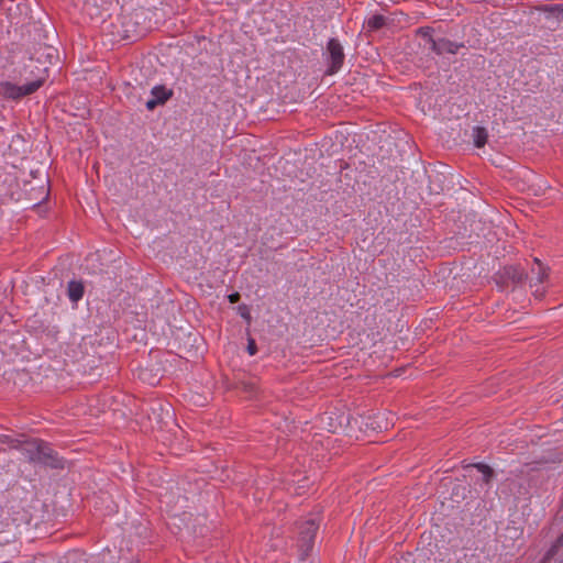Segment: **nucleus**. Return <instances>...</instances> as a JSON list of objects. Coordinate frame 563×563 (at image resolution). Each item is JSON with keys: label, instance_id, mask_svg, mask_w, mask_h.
I'll use <instances>...</instances> for the list:
<instances>
[{"label": "nucleus", "instance_id": "obj_17", "mask_svg": "<svg viewBox=\"0 0 563 563\" xmlns=\"http://www.w3.org/2000/svg\"><path fill=\"white\" fill-rule=\"evenodd\" d=\"M560 563H563V559L560 561Z\"/></svg>", "mask_w": 563, "mask_h": 563}, {"label": "nucleus", "instance_id": "obj_10", "mask_svg": "<svg viewBox=\"0 0 563 563\" xmlns=\"http://www.w3.org/2000/svg\"><path fill=\"white\" fill-rule=\"evenodd\" d=\"M467 467H475L482 474V481L486 485H488L494 477L493 468L484 463H476Z\"/></svg>", "mask_w": 563, "mask_h": 563}, {"label": "nucleus", "instance_id": "obj_11", "mask_svg": "<svg viewBox=\"0 0 563 563\" xmlns=\"http://www.w3.org/2000/svg\"><path fill=\"white\" fill-rule=\"evenodd\" d=\"M386 23V18L382 14H374L366 20V26L368 31H377L382 29Z\"/></svg>", "mask_w": 563, "mask_h": 563}, {"label": "nucleus", "instance_id": "obj_9", "mask_svg": "<svg viewBox=\"0 0 563 563\" xmlns=\"http://www.w3.org/2000/svg\"><path fill=\"white\" fill-rule=\"evenodd\" d=\"M474 145L478 148L484 147L487 143L488 132L483 126H474L472 131Z\"/></svg>", "mask_w": 563, "mask_h": 563}, {"label": "nucleus", "instance_id": "obj_5", "mask_svg": "<svg viewBox=\"0 0 563 563\" xmlns=\"http://www.w3.org/2000/svg\"><path fill=\"white\" fill-rule=\"evenodd\" d=\"M328 60L330 64L329 74L336 73L343 65L344 53L343 47L336 38H331L327 45Z\"/></svg>", "mask_w": 563, "mask_h": 563}, {"label": "nucleus", "instance_id": "obj_14", "mask_svg": "<svg viewBox=\"0 0 563 563\" xmlns=\"http://www.w3.org/2000/svg\"><path fill=\"white\" fill-rule=\"evenodd\" d=\"M544 11H547V12H556V11L560 12V11H562V9L560 8L559 4H555V5H550V7L547 5L544 8Z\"/></svg>", "mask_w": 563, "mask_h": 563}, {"label": "nucleus", "instance_id": "obj_8", "mask_svg": "<svg viewBox=\"0 0 563 563\" xmlns=\"http://www.w3.org/2000/svg\"><path fill=\"white\" fill-rule=\"evenodd\" d=\"M68 298L73 302H78L84 296V285L81 282L70 280L67 286Z\"/></svg>", "mask_w": 563, "mask_h": 563}, {"label": "nucleus", "instance_id": "obj_7", "mask_svg": "<svg viewBox=\"0 0 563 563\" xmlns=\"http://www.w3.org/2000/svg\"><path fill=\"white\" fill-rule=\"evenodd\" d=\"M526 273L519 266H505L499 273L498 278L503 282H511L515 285L521 284L526 279Z\"/></svg>", "mask_w": 563, "mask_h": 563}, {"label": "nucleus", "instance_id": "obj_2", "mask_svg": "<svg viewBox=\"0 0 563 563\" xmlns=\"http://www.w3.org/2000/svg\"><path fill=\"white\" fill-rule=\"evenodd\" d=\"M18 448L29 462L55 466L54 451L48 443L38 439H31L20 442Z\"/></svg>", "mask_w": 563, "mask_h": 563}, {"label": "nucleus", "instance_id": "obj_12", "mask_svg": "<svg viewBox=\"0 0 563 563\" xmlns=\"http://www.w3.org/2000/svg\"><path fill=\"white\" fill-rule=\"evenodd\" d=\"M247 352L250 355H255L257 352L256 343L254 339H249L247 341Z\"/></svg>", "mask_w": 563, "mask_h": 563}, {"label": "nucleus", "instance_id": "obj_15", "mask_svg": "<svg viewBox=\"0 0 563 563\" xmlns=\"http://www.w3.org/2000/svg\"><path fill=\"white\" fill-rule=\"evenodd\" d=\"M545 276H547L545 269L544 268H540V273L538 275V282L542 283L543 279L545 278Z\"/></svg>", "mask_w": 563, "mask_h": 563}, {"label": "nucleus", "instance_id": "obj_1", "mask_svg": "<svg viewBox=\"0 0 563 563\" xmlns=\"http://www.w3.org/2000/svg\"><path fill=\"white\" fill-rule=\"evenodd\" d=\"M24 85H15L10 81L0 82V95L8 99H20L25 96H30L38 90L47 78V68L37 65L31 59V64L24 66Z\"/></svg>", "mask_w": 563, "mask_h": 563}, {"label": "nucleus", "instance_id": "obj_4", "mask_svg": "<svg viewBox=\"0 0 563 563\" xmlns=\"http://www.w3.org/2000/svg\"><path fill=\"white\" fill-rule=\"evenodd\" d=\"M419 33L426 38L427 43L429 44V48L438 55L456 54L459 48L463 47V44L452 42L444 37L433 38L431 35V30L428 27L420 29Z\"/></svg>", "mask_w": 563, "mask_h": 563}, {"label": "nucleus", "instance_id": "obj_3", "mask_svg": "<svg viewBox=\"0 0 563 563\" xmlns=\"http://www.w3.org/2000/svg\"><path fill=\"white\" fill-rule=\"evenodd\" d=\"M299 537L297 547L301 559H305L313 548L314 537L318 530V523L314 519H307L298 526Z\"/></svg>", "mask_w": 563, "mask_h": 563}, {"label": "nucleus", "instance_id": "obj_13", "mask_svg": "<svg viewBox=\"0 0 563 563\" xmlns=\"http://www.w3.org/2000/svg\"><path fill=\"white\" fill-rule=\"evenodd\" d=\"M228 299L231 303H235L240 300V294L239 292H233V294H230L228 296Z\"/></svg>", "mask_w": 563, "mask_h": 563}, {"label": "nucleus", "instance_id": "obj_6", "mask_svg": "<svg viewBox=\"0 0 563 563\" xmlns=\"http://www.w3.org/2000/svg\"><path fill=\"white\" fill-rule=\"evenodd\" d=\"M151 95L152 98L145 103L146 109L150 111L154 110L158 104H164L168 99H170L173 90L163 85H157L152 88Z\"/></svg>", "mask_w": 563, "mask_h": 563}, {"label": "nucleus", "instance_id": "obj_16", "mask_svg": "<svg viewBox=\"0 0 563 563\" xmlns=\"http://www.w3.org/2000/svg\"><path fill=\"white\" fill-rule=\"evenodd\" d=\"M241 316L247 320H250V313L249 312H242Z\"/></svg>", "mask_w": 563, "mask_h": 563}]
</instances>
